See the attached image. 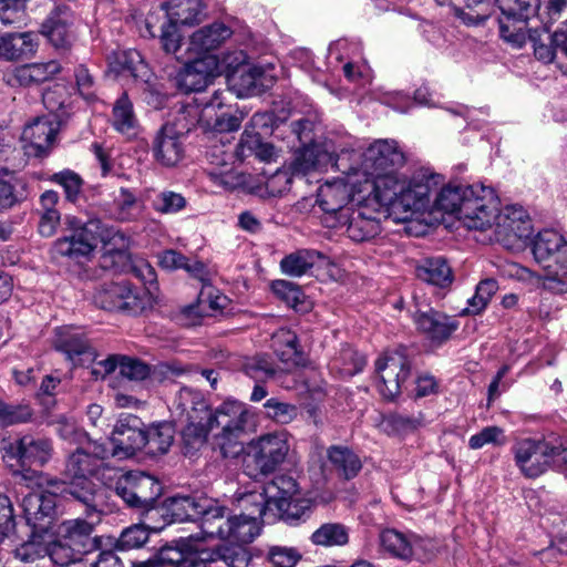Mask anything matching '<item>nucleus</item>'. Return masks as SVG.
<instances>
[{
    "mask_svg": "<svg viewBox=\"0 0 567 567\" xmlns=\"http://www.w3.org/2000/svg\"><path fill=\"white\" fill-rule=\"evenodd\" d=\"M181 422L183 442L187 453L198 450L213 434V445L224 458L235 457L243 451L239 437L246 433L251 414L247 405L237 400H226L210 410L199 391L183 388L174 400Z\"/></svg>",
    "mask_w": 567,
    "mask_h": 567,
    "instance_id": "1",
    "label": "nucleus"
},
{
    "mask_svg": "<svg viewBox=\"0 0 567 567\" xmlns=\"http://www.w3.org/2000/svg\"><path fill=\"white\" fill-rule=\"evenodd\" d=\"M248 513L231 514L223 505L206 515L204 538H218L233 544H249L261 530V520L267 515V496L261 492H251L241 498Z\"/></svg>",
    "mask_w": 567,
    "mask_h": 567,
    "instance_id": "2",
    "label": "nucleus"
},
{
    "mask_svg": "<svg viewBox=\"0 0 567 567\" xmlns=\"http://www.w3.org/2000/svg\"><path fill=\"white\" fill-rule=\"evenodd\" d=\"M66 220L71 233L54 241L52 254L55 258L61 257L79 261L93 252L99 240L104 244L114 243V245L118 244L121 246H124L127 240L123 233L106 229L97 218L89 219L85 223L76 217H68Z\"/></svg>",
    "mask_w": 567,
    "mask_h": 567,
    "instance_id": "3",
    "label": "nucleus"
},
{
    "mask_svg": "<svg viewBox=\"0 0 567 567\" xmlns=\"http://www.w3.org/2000/svg\"><path fill=\"white\" fill-rule=\"evenodd\" d=\"M535 261L544 269L543 287L554 293L567 292V240L554 229L540 230L533 240Z\"/></svg>",
    "mask_w": 567,
    "mask_h": 567,
    "instance_id": "4",
    "label": "nucleus"
},
{
    "mask_svg": "<svg viewBox=\"0 0 567 567\" xmlns=\"http://www.w3.org/2000/svg\"><path fill=\"white\" fill-rule=\"evenodd\" d=\"M101 467L96 457L87 450L79 447L66 460L64 474L70 484L63 489L65 495L78 502L89 517H97L100 505V491L91 481Z\"/></svg>",
    "mask_w": 567,
    "mask_h": 567,
    "instance_id": "5",
    "label": "nucleus"
},
{
    "mask_svg": "<svg viewBox=\"0 0 567 567\" xmlns=\"http://www.w3.org/2000/svg\"><path fill=\"white\" fill-rule=\"evenodd\" d=\"M289 451L290 435L286 430L262 434L248 443L245 470L250 477L267 476L286 461Z\"/></svg>",
    "mask_w": 567,
    "mask_h": 567,
    "instance_id": "6",
    "label": "nucleus"
},
{
    "mask_svg": "<svg viewBox=\"0 0 567 567\" xmlns=\"http://www.w3.org/2000/svg\"><path fill=\"white\" fill-rule=\"evenodd\" d=\"M2 460L12 475L33 478L31 466H43L52 457L53 446L49 439L27 434L14 441H3L0 447Z\"/></svg>",
    "mask_w": 567,
    "mask_h": 567,
    "instance_id": "7",
    "label": "nucleus"
},
{
    "mask_svg": "<svg viewBox=\"0 0 567 567\" xmlns=\"http://www.w3.org/2000/svg\"><path fill=\"white\" fill-rule=\"evenodd\" d=\"M198 122V109L183 106L174 123L164 124L153 140L155 159L164 166L176 165L184 156L183 135L192 131Z\"/></svg>",
    "mask_w": 567,
    "mask_h": 567,
    "instance_id": "8",
    "label": "nucleus"
},
{
    "mask_svg": "<svg viewBox=\"0 0 567 567\" xmlns=\"http://www.w3.org/2000/svg\"><path fill=\"white\" fill-rule=\"evenodd\" d=\"M499 217V200L492 187L464 185L462 219L468 229L484 230Z\"/></svg>",
    "mask_w": 567,
    "mask_h": 567,
    "instance_id": "9",
    "label": "nucleus"
},
{
    "mask_svg": "<svg viewBox=\"0 0 567 567\" xmlns=\"http://www.w3.org/2000/svg\"><path fill=\"white\" fill-rule=\"evenodd\" d=\"M502 13L499 34L515 48H522L526 42L525 24L535 18L540 8V0H495Z\"/></svg>",
    "mask_w": 567,
    "mask_h": 567,
    "instance_id": "10",
    "label": "nucleus"
},
{
    "mask_svg": "<svg viewBox=\"0 0 567 567\" xmlns=\"http://www.w3.org/2000/svg\"><path fill=\"white\" fill-rule=\"evenodd\" d=\"M558 441L523 439L517 441L512 451L515 463L526 477H538L549 465H557Z\"/></svg>",
    "mask_w": 567,
    "mask_h": 567,
    "instance_id": "11",
    "label": "nucleus"
},
{
    "mask_svg": "<svg viewBox=\"0 0 567 567\" xmlns=\"http://www.w3.org/2000/svg\"><path fill=\"white\" fill-rule=\"evenodd\" d=\"M377 388L385 400L401 393V385L411 373V364L404 349L385 352L375 361Z\"/></svg>",
    "mask_w": 567,
    "mask_h": 567,
    "instance_id": "12",
    "label": "nucleus"
},
{
    "mask_svg": "<svg viewBox=\"0 0 567 567\" xmlns=\"http://www.w3.org/2000/svg\"><path fill=\"white\" fill-rule=\"evenodd\" d=\"M83 512L85 511L83 509ZM85 517V519H68L61 524L60 534L65 542L62 558L66 560V564L99 547L97 538L93 537L92 534L94 525L101 519V509L99 508L97 517H89L87 515ZM61 545L63 546V544Z\"/></svg>",
    "mask_w": 567,
    "mask_h": 567,
    "instance_id": "13",
    "label": "nucleus"
},
{
    "mask_svg": "<svg viewBox=\"0 0 567 567\" xmlns=\"http://www.w3.org/2000/svg\"><path fill=\"white\" fill-rule=\"evenodd\" d=\"M94 303L107 311H124L136 315L144 309V301L138 289L128 281L104 282L99 286Z\"/></svg>",
    "mask_w": 567,
    "mask_h": 567,
    "instance_id": "14",
    "label": "nucleus"
},
{
    "mask_svg": "<svg viewBox=\"0 0 567 567\" xmlns=\"http://www.w3.org/2000/svg\"><path fill=\"white\" fill-rule=\"evenodd\" d=\"M388 217L378 208L370 209L369 204L352 207L341 215V219L332 227L344 228L347 236L355 241L362 243L374 238L381 233V217Z\"/></svg>",
    "mask_w": 567,
    "mask_h": 567,
    "instance_id": "15",
    "label": "nucleus"
},
{
    "mask_svg": "<svg viewBox=\"0 0 567 567\" xmlns=\"http://www.w3.org/2000/svg\"><path fill=\"white\" fill-rule=\"evenodd\" d=\"M145 440L142 420L134 414L122 413L110 437L113 457L123 460L134 456L137 451L145 447Z\"/></svg>",
    "mask_w": 567,
    "mask_h": 567,
    "instance_id": "16",
    "label": "nucleus"
},
{
    "mask_svg": "<svg viewBox=\"0 0 567 567\" xmlns=\"http://www.w3.org/2000/svg\"><path fill=\"white\" fill-rule=\"evenodd\" d=\"M405 162L394 141H378L363 154L362 169L367 177L396 174Z\"/></svg>",
    "mask_w": 567,
    "mask_h": 567,
    "instance_id": "17",
    "label": "nucleus"
},
{
    "mask_svg": "<svg viewBox=\"0 0 567 567\" xmlns=\"http://www.w3.org/2000/svg\"><path fill=\"white\" fill-rule=\"evenodd\" d=\"M412 319L416 330L433 346L445 343L460 326L454 317L431 307L425 310L417 309Z\"/></svg>",
    "mask_w": 567,
    "mask_h": 567,
    "instance_id": "18",
    "label": "nucleus"
},
{
    "mask_svg": "<svg viewBox=\"0 0 567 567\" xmlns=\"http://www.w3.org/2000/svg\"><path fill=\"white\" fill-rule=\"evenodd\" d=\"M76 16L69 6H55L41 25V32L58 49L69 48L76 38Z\"/></svg>",
    "mask_w": 567,
    "mask_h": 567,
    "instance_id": "19",
    "label": "nucleus"
},
{
    "mask_svg": "<svg viewBox=\"0 0 567 567\" xmlns=\"http://www.w3.org/2000/svg\"><path fill=\"white\" fill-rule=\"evenodd\" d=\"M27 524L34 534H43L51 529L56 508V496L52 493L31 492L21 502Z\"/></svg>",
    "mask_w": 567,
    "mask_h": 567,
    "instance_id": "20",
    "label": "nucleus"
},
{
    "mask_svg": "<svg viewBox=\"0 0 567 567\" xmlns=\"http://www.w3.org/2000/svg\"><path fill=\"white\" fill-rule=\"evenodd\" d=\"M216 506L217 503L206 497L175 495L166 501V513L176 523L199 519L200 533L204 535L206 515Z\"/></svg>",
    "mask_w": 567,
    "mask_h": 567,
    "instance_id": "21",
    "label": "nucleus"
},
{
    "mask_svg": "<svg viewBox=\"0 0 567 567\" xmlns=\"http://www.w3.org/2000/svg\"><path fill=\"white\" fill-rule=\"evenodd\" d=\"M217 69V60L213 55H204L194 59L179 70L176 76L181 90L199 92L206 89L213 81Z\"/></svg>",
    "mask_w": 567,
    "mask_h": 567,
    "instance_id": "22",
    "label": "nucleus"
},
{
    "mask_svg": "<svg viewBox=\"0 0 567 567\" xmlns=\"http://www.w3.org/2000/svg\"><path fill=\"white\" fill-rule=\"evenodd\" d=\"M53 344L58 351L64 353L74 364H85L96 360L94 349L87 343L83 333L75 328H58Z\"/></svg>",
    "mask_w": 567,
    "mask_h": 567,
    "instance_id": "23",
    "label": "nucleus"
},
{
    "mask_svg": "<svg viewBox=\"0 0 567 567\" xmlns=\"http://www.w3.org/2000/svg\"><path fill=\"white\" fill-rule=\"evenodd\" d=\"M56 128L44 117H38L24 126L22 143L25 154L29 156L42 157L49 153L55 138Z\"/></svg>",
    "mask_w": 567,
    "mask_h": 567,
    "instance_id": "24",
    "label": "nucleus"
},
{
    "mask_svg": "<svg viewBox=\"0 0 567 567\" xmlns=\"http://www.w3.org/2000/svg\"><path fill=\"white\" fill-rule=\"evenodd\" d=\"M371 179V192L367 202L369 204H375L378 209L388 216L392 215L394 208V202L399 196L400 189H403V177L396 174H385L374 177H368Z\"/></svg>",
    "mask_w": 567,
    "mask_h": 567,
    "instance_id": "25",
    "label": "nucleus"
},
{
    "mask_svg": "<svg viewBox=\"0 0 567 567\" xmlns=\"http://www.w3.org/2000/svg\"><path fill=\"white\" fill-rule=\"evenodd\" d=\"M403 189H400L399 196L394 202L392 215L399 217L401 214H412L426 207L430 196V186L423 179L403 178Z\"/></svg>",
    "mask_w": 567,
    "mask_h": 567,
    "instance_id": "26",
    "label": "nucleus"
},
{
    "mask_svg": "<svg viewBox=\"0 0 567 567\" xmlns=\"http://www.w3.org/2000/svg\"><path fill=\"white\" fill-rule=\"evenodd\" d=\"M350 199V186L343 181H337L326 183L320 187L317 203L326 214L333 215L336 223H338L341 219V215L353 207L349 206Z\"/></svg>",
    "mask_w": 567,
    "mask_h": 567,
    "instance_id": "27",
    "label": "nucleus"
},
{
    "mask_svg": "<svg viewBox=\"0 0 567 567\" xmlns=\"http://www.w3.org/2000/svg\"><path fill=\"white\" fill-rule=\"evenodd\" d=\"M231 34V29L225 23L205 25L190 35L188 51L198 56L208 55V52L219 48Z\"/></svg>",
    "mask_w": 567,
    "mask_h": 567,
    "instance_id": "28",
    "label": "nucleus"
},
{
    "mask_svg": "<svg viewBox=\"0 0 567 567\" xmlns=\"http://www.w3.org/2000/svg\"><path fill=\"white\" fill-rule=\"evenodd\" d=\"M38 35L33 32L0 35V58L13 61L30 58L37 51Z\"/></svg>",
    "mask_w": 567,
    "mask_h": 567,
    "instance_id": "29",
    "label": "nucleus"
},
{
    "mask_svg": "<svg viewBox=\"0 0 567 567\" xmlns=\"http://www.w3.org/2000/svg\"><path fill=\"white\" fill-rule=\"evenodd\" d=\"M380 546L392 557L408 560L411 559L419 543L413 534H404L394 528H386L380 533Z\"/></svg>",
    "mask_w": 567,
    "mask_h": 567,
    "instance_id": "30",
    "label": "nucleus"
},
{
    "mask_svg": "<svg viewBox=\"0 0 567 567\" xmlns=\"http://www.w3.org/2000/svg\"><path fill=\"white\" fill-rule=\"evenodd\" d=\"M145 210L144 202L128 188L121 187L114 194L111 205V216L122 223L138 220Z\"/></svg>",
    "mask_w": 567,
    "mask_h": 567,
    "instance_id": "31",
    "label": "nucleus"
},
{
    "mask_svg": "<svg viewBox=\"0 0 567 567\" xmlns=\"http://www.w3.org/2000/svg\"><path fill=\"white\" fill-rule=\"evenodd\" d=\"M168 20L176 24L193 25L205 18L202 0H169L165 6Z\"/></svg>",
    "mask_w": 567,
    "mask_h": 567,
    "instance_id": "32",
    "label": "nucleus"
},
{
    "mask_svg": "<svg viewBox=\"0 0 567 567\" xmlns=\"http://www.w3.org/2000/svg\"><path fill=\"white\" fill-rule=\"evenodd\" d=\"M450 7L465 25H478L492 14L491 0H450Z\"/></svg>",
    "mask_w": 567,
    "mask_h": 567,
    "instance_id": "33",
    "label": "nucleus"
},
{
    "mask_svg": "<svg viewBox=\"0 0 567 567\" xmlns=\"http://www.w3.org/2000/svg\"><path fill=\"white\" fill-rule=\"evenodd\" d=\"M328 460L333 471L344 480L355 477L362 468L360 457L347 446L333 445L329 447Z\"/></svg>",
    "mask_w": 567,
    "mask_h": 567,
    "instance_id": "34",
    "label": "nucleus"
},
{
    "mask_svg": "<svg viewBox=\"0 0 567 567\" xmlns=\"http://www.w3.org/2000/svg\"><path fill=\"white\" fill-rule=\"evenodd\" d=\"M111 124L115 131L127 136H133L137 132L138 121L134 113L133 103L125 92L113 105Z\"/></svg>",
    "mask_w": 567,
    "mask_h": 567,
    "instance_id": "35",
    "label": "nucleus"
},
{
    "mask_svg": "<svg viewBox=\"0 0 567 567\" xmlns=\"http://www.w3.org/2000/svg\"><path fill=\"white\" fill-rule=\"evenodd\" d=\"M415 272L419 279L439 287H446L453 280L452 269L443 257L424 259Z\"/></svg>",
    "mask_w": 567,
    "mask_h": 567,
    "instance_id": "36",
    "label": "nucleus"
},
{
    "mask_svg": "<svg viewBox=\"0 0 567 567\" xmlns=\"http://www.w3.org/2000/svg\"><path fill=\"white\" fill-rule=\"evenodd\" d=\"M274 505L277 507L280 518L289 525L305 522L312 513L311 501L299 497V495L289 499L278 498Z\"/></svg>",
    "mask_w": 567,
    "mask_h": 567,
    "instance_id": "37",
    "label": "nucleus"
},
{
    "mask_svg": "<svg viewBox=\"0 0 567 567\" xmlns=\"http://www.w3.org/2000/svg\"><path fill=\"white\" fill-rule=\"evenodd\" d=\"M174 433L173 425L167 422L150 426L145 431L146 453L153 456L167 453L174 442Z\"/></svg>",
    "mask_w": 567,
    "mask_h": 567,
    "instance_id": "38",
    "label": "nucleus"
},
{
    "mask_svg": "<svg viewBox=\"0 0 567 567\" xmlns=\"http://www.w3.org/2000/svg\"><path fill=\"white\" fill-rule=\"evenodd\" d=\"M349 527L342 523H324L310 536L316 546L341 547L349 543Z\"/></svg>",
    "mask_w": 567,
    "mask_h": 567,
    "instance_id": "39",
    "label": "nucleus"
},
{
    "mask_svg": "<svg viewBox=\"0 0 567 567\" xmlns=\"http://www.w3.org/2000/svg\"><path fill=\"white\" fill-rule=\"evenodd\" d=\"M58 71L55 62L25 64L14 70L13 78L18 84L29 86L48 81Z\"/></svg>",
    "mask_w": 567,
    "mask_h": 567,
    "instance_id": "40",
    "label": "nucleus"
},
{
    "mask_svg": "<svg viewBox=\"0 0 567 567\" xmlns=\"http://www.w3.org/2000/svg\"><path fill=\"white\" fill-rule=\"evenodd\" d=\"M65 550L61 544L54 545L51 550L47 546L37 543L34 540L21 544L14 550V556L21 561L32 563L37 559L43 558L50 555L52 561L59 565H66V560H63L62 553Z\"/></svg>",
    "mask_w": 567,
    "mask_h": 567,
    "instance_id": "41",
    "label": "nucleus"
},
{
    "mask_svg": "<svg viewBox=\"0 0 567 567\" xmlns=\"http://www.w3.org/2000/svg\"><path fill=\"white\" fill-rule=\"evenodd\" d=\"M321 257L316 250H298L286 256L280 261L284 274L291 277H301L315 266L316 259Z\"/></svg>",
    "mask_w": 567,
    "mask_h": 567,
    "instance_id": "42",
    "label": "nucleus"
},
{
    "mask_svg": "<svg viewBox=\"0 0 567 567\" xmlns=\"http://www.w3.org/2000/svg\"><path fill=\"white\" fill-rule=\"evenodd\" d=\"M227 297L216 290L210 284L202 286L198 293L197 305L188 306L185 309V315L190 317L193 315L203 316L206 313V307L213 311L221 310L226 307Z\"/></svg>",
    "mask_w": 567,
    "mask_h": 567,
    "instance_id": "43",
    "label": "nucleus"
},
{
    "mask_svg": "<svg viewBox=\"0 0 567 567\" xmlns=\"http://www.w3.org/2000/svg\"><path fill=\"white\" fill-rule=\"evenodd\" d=\"M529 40L533 42L536 59L544 63L553 62L556 54L560 52V48L554 41V33L550 34L547 29L542 31L532 30L529 32Z\"/></svg>",
    "mask_w": 567,
    "mask_h": 567,
    "instance_id": "44",
    "label": "nucleus"
},
{
    "mask_svg": "<svg viewBox=\"0 0 567 567\" xmlns=\"http://www.w3.org/2000/svg\"><path fill=\"white\" fill-rule=\"evenodd\" d=\"M464 185H447L437 194L434 207L447 214H457V218L462 219Z\"/></svg>",
    "mask_w": 567,
    "mask_h": 567,
    "instance_id": "45",
    "label": "nucleus"
},
{
    "mask_svg": "<svg viewBox=\"0 0 567 567\" xmlns=\"http://www.w3.org/2000/svg\"><path fill=\"white\" fill-rule=\"evenodd\" d=\"M161 494L162 486L159 482L155 477L146 474L145 477H142V486L138 493L134 494L132 508L148 511L153 507Z\"/></svg>",
    "mask_w": 567,
    "mask_h": 567,
    "instance_id": "46",
    "label": "nucleus"
},
{
    "mask_svg": "<svg viewBox=\"0 0 567 567\" xmlns=\"http://www.w3.org/2000/svg\"><path fill=\"white\" fill-rule=\"evenodd\" d=\"M144 472H126L116 477L114 491L128 507L134 504V494L138 493L142 486V477H145Z\"/></svg>",
    "mask_w": 567,
    "mask_h": 567,
    "instance_id": "47",
    "label": "nucleus"
},
{
    "mask_svg": "<svg viewBox=\"0 0 567 567\" xmlns=\"http://www.w3.org/2000/svg\"><path fill=\"white\" fill-rule=\"evenodd\" d=\"M271 287L274 293L296 311L307 310L308 302L305 295L295 284L287 280H276Z\"/></svg>",
    "mask_w": 567,
    "mask_h": 567,
    "instance_id": "48",
    "label": "nucleus"
},
{
    "mask_svg": "<svg viewBox=\"0 0 567 567\" xmlns=\"http://www.w3.org/2000/svg\"><path fill=\"white\" fill-rule=\"evenodd\" d=\"M265 416L277 424H289L298 415V408L277 398H270L264 403Z\"/></svg>",
    "mask_w": 567,
    "mask_h": 567,
    "instance_id": "49",
    "label": "nucleus"
},
{
    "mask_svg": "<svg viewBox=\"0 0 567 567\" xmlns=\"http://www.w3.org/2000/svg\"><path fill=\"white\" fill-rule=\"evenodd\" d=\"M235 85L239 87V92L245 94H254L259 92L260 87L266 86V73L261 66H249L239 71L234 78Z\"/></svg>",
    "mask_w": 567,
    "mask_h": 567,
    "instance_id": "50",
    "label": "nucleus"
},
{
    "mask_svg": "<svg viewBox=\"0 0 567 567\" xmlns=\"http://www.w3.org/2000/svg\"><path fill=\"white\" fill-rule=\"evenodd\" d=\"M244 371L249 378L264 381L275 375L276 363L269 355L259 354L246 360Z\"/></svg>",
    "mask_w": 567,
    "mask_h": 567,
    "instance_id": "51",
    "label": "nucleus"
},
{
    "mask_svg": "<svg viewBox=\"0 0 567 567\" xmlns=\"http://www.w3.org/2000/svg\"><path fill=\"white\" fill-rule=\"evenodd\" d=\"M33 411L28 404H10L0 401V426H11L31 421Z\"/></svg>",
    "mask_w": 567,
    "mask_h": 567,
    "instance_id": "52",
    "label": "nucleus"
},
{
    "mask_svg": "<svg viewBox=\"0 0 567 567\" xmlns=\"http://www.w3.org/2000/svg\"><path fill=\"white\" fill-rule=\"evenodd\" d=\"M30 0H0V21L4 25H19L27 19Z\"/></svg>",
    "mask_w": 567,
    "mask_h": 567,
    "instance_id": "53",
    "label": "nucleus"
},
{
    "mask_svg": "<svg viewBox=\"0 0 567 567\" xmlns=\"http://www.w3.org/2000/svg\"><path fill=\"white\" fill-rule=\"evenodd\" d=\"M51 181L63 187L68 200L75 202L79 198L82 190L83 181L75 172L64 169L53 174Z\"/></svg>",
    "mask_w": 567,
    "mask_h": 567,
    "instance_id": "54",
    "label": "nucleus"
},
{
    "mask_svg": "<svg viewBox=\"0 0 567 567\" xmlns=\"http://www.w3.org/2000/svg\"><path fill=\"white\" fill-rule=\"evenodd\" d=\"M506 437L504 430L498 426H486L478 433L472 435L468 440V446L472 450H478L487 444L492 445H504Z\"/></svg>",
    "mask_w": 567,
    "mask_h": 567,
    "instance_id": "55",
    "label": "nucleus"
},
{
    "mask_svg": "<svg viewBox=\"0 0 567 567\" xmlns=\"http://www.w3.org/2000/svg\"><path fill=\"white\" fill-rule=\"evenodd\" d=\"M186 206V199L179 193L164 190L153 202V207L161 214H175Z\"/></svg>",
    "mask_w": 567,
    "mask_h": 567,
    "instance_id": "56",
    "label": "nucleus"
},
{
    "mask_svg": "<svg viewBox=\"0 0 567 567\" xmlns=\"http://www.w3.org/2000/svg\"><path fill=\"white\" fill-rule=\"evenodd\" d=\"M497 282L494 279H485L476 286L475 295L468 299L473 313H480L488 303L492 296L497 291Z\"/></svg>",
    "mask_w": 567,
    "mask_h": 567,
    "instance_id": "57",
    "label": "nucleus"
},
{
    "mask_svg": "<svg viewBox=\"0 0 567 567\" xmlns=\"http://www.w3.org/2000/svg\"><path fill=\"white\" fill-rule=\"evenodd\" d=\"M301 555L291 547L274 546L268 551L271 567H295Z\"/></svg>",
    "mask_w": 567,
    "mask_h": 567,
    "instance_id": "58",
    "label": "nucleus"
},
{
    "mask_svg": "<svg viewBox=\"0 0 567 567\" xmlns=\"http://www.w3.org/2000/svg\"><path fill=\"white\" fill-rule=\"evenodd\" d=\"M272 487L277 488V494H275L270 499L267 498V508L270 505L276 504L278 498L289 499L299 495L297 481L288 475L276 476L272 481Z\"/></svg>",
    "mask_w": 567,
    "mask_h": 567,
    "instance_id": "59",
    "label": "nucleus"
},
{
    "mask_svg": "<svg viewBox=\"0 0 567 567\" xmlns=\"http://www.w3.org/2000/svg\"><path fill=\"white\" fill-rule=\"evenodd\" d=\"M291 182L292 172L290 173L288 169H277L265 183L266 194L272 197L280 196L290 189Z\"/></svg>",
    "mask_w": 567,
    "mask_h": 567,
    "instance_id": "60",
    "label": "nucleus"
},
{
    "mask_svg": "<svg viewBox=\"0 0 567 567\" xmlns=\"http://www.w3.org/2000/svg\"><path fill=\"white\" fill-rule=\"evenodd\" d=\"M120 373L128 380L142 381L150 375V367L137 359L122 355Z\"/></svg>",
    "mask_w": 567,
    "mask_h": 567,
    "instance_id": "61",
    "label": "nucleus"
},
{
    "mask_svg": "<svg viewBox=\"0 0 567 567\" xmlns=\"http://www.w3.org/2000/svg\"><path fill=\"white\" fill-rule=\"evenodd\" d=\"M161 43L166 53L176 54L181 48L182 34L179 33L178 24L168 20L161 28Z\"/></svg>",
    "mask_w": 567,
    "mask_h": 567,
    "instance_id": "62",
    "label": "nucleus"
},
{
    "mask_svg": "<svg viewBox=\"0 0 567 567\" xmlns=\"http://www.w3.org/2000/svg\"><path fill=\"white\" fill-rule=\"evenodd\" d=\"M114 70L118 73L128 72L136 76L138 66L142 64V56L136 50H124L115 53Z\"/></svg>",
    "mask_w": 567,
    "mask_h": 567,
    "instance_id": "63",
    "label": "nucleus"
},
{
    "mask_svg": "<svg viewBox=\"0 0 567 567\" xmlns=\"http://www.w3.org/2000/svg\"><path fill=\"white\" fill-rule=\"evenodd\" d=\"M221 561H224L228 567H252L251 555L241 546H225L221 548Z\"/></svg>",
    "mask_w": 567,
    "mask_h": 567,
    "instance_id": "64",
    "label": "nucleus"
}]
</instances>
